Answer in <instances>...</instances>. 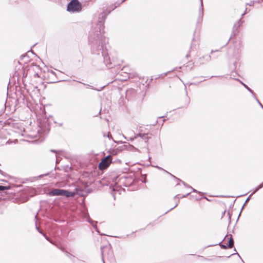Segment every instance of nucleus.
I'll use <instances>...</instances> for the list:
<instances>
[{"label":"nucleus","mask_w":263,"mask_h":263,"mask_svg":"<svg viewBox=\"0 0 263 263\" xmlns=\"http://www.w3.org/2000/svg\"><path fill=\"white\" fill-rule=\"evenodd\" d=\"M84 216H85L86 217H87V213H84Z\"/></svg>","instance_id":"nucleus-15"},{"label":"nucleus","mask_w":263,"mask_h":263,"mask_svg":"<svg viewBox=\"0 0 263 263\" xmlns=\"http://www.w3.org/2000/svg\"><path fill=\"white\" fill-rule=\"evenodd\" d=\"M240 83L243 85V86L247 88L251 93H252V94L253 93V91L247 85H246L245 84H244L243 82L240 81Z\"/></svg>","instance_id":"nucleus-8"},{"label":"nucleus","mask_w":263,"mask_h":263,"mask_svg":"<svg viewBox=\"0 0 263 263\" xmlns=\"http://www.w3.org/2000/svg\"><path fill=\"white\" fill-rule=\"evenodd\" d=\"M262 187H263V182L258 185V186L255 190V191L252 193L251 195H252L254 193H255V192H256L258 190L262 188Z\"/></svg>","instance_id":"nucleus-9"},{"label":"nucleus","mask_w":263,"mask_h":263,"mask_svg":"<svg viewBox=\"0 0 263 263\" xmlns=\"http://www.w3.org/2000/svg\"><path fill=\"white\" fill-rule=\"evenodd\" d=\"M193 192H196V191L195 189H193Z\"/></svg>","instance_id":"nucleus-20"},{"label":"nucleus","mask_w":263,"mask_h":263,"mask_svg":"<svg viewBox=\"0 0 263 263\" xmlns=\"http://www.w3.org/2000/svg\"><path fill=\"white\" fill-rule=\"evenodd\" d=\"M103 262L105 263L104 261H103Z\"/></svg>","instance_id":"nucleus-24"},{"label":"nucleus","mask_w":263,"mask_h":263,"mask_svg":"<svg viewBox=\"0 0 263 263\" xmlns=\"http://www.w3.org/2000/svg\"><path fill=\"white\" fill-rule=\"evenodd\" d=\"M109 133H108V137L109 138Z\"/></svg>","instance_id":"nucleus-23"},{"label":"nucleus","mask_w":263,"mask_h":263,"mask_svg":"<svg viewBox=\"0 0 263 263\" xmlns=\"http://www.w3.org/2000/svg\"><path fill=\"white\" fill-rule=\"evenodd\" d=\"M233 246H234V240H233V238L231 237L229 238L228 247L229 248H231L233 247Z\"/></svg>","instance_id":"nucleus-5"},{"label":"nucleus","mask_w":263,"mask_h":263,"mask_svg":"<svg viewBox=\"0 0 263 263\" xmlns=\"http://www.w3.org/2000/svg\"><path fill=\"white\" fill-rule=\"evenodd\" d=\"M203 15V8L202 2H201V8L199 10V17H202Z\"/></svg>","instance_id":"nucleus-6"},{"label":"nucleus","mask_w":263,"mask_h":263,"mask_svg":"<svg viewBox=\"0 0 263 263\" xmlns=\"http://www.w3.org/2000/svg\"><path fill=\"white\" fill-rule=\"evenodd\" d=\"M46 239L48 240H49L48 238L47 237H45Z\"/></svg>","instance_id":"nucleus-19"},{"label":"nucleus","mask_w":263,"mask_h":263,"mask_svg":"<svg viewBox=\"0 0 263 263\" xmlns=\"http://www.w3.org/2000/svg\"><path fill=\"white\" fill-rule=\"evenodd\" d=\"M81 9V4L78 0H72L67 8V10L70 12H79Z\"/></svg>","instance_id":"nucleus-2"},{"label":"nucleus","mask_w":263,"mask_h":263,"mask_svg":"<svg viewBox=\"0 0 263 263\" xmlns=\"http://www.w3.org/2000/svg\"><path fill=\"white\" fill-rule=\"evenodd\" d=\"M47 174H45V175H41L40 177H43L44 176H46Z\"/></svg>","instance_id":"nucleus-16"},{"label":"nucleus","mask_w":263,"mask_h":263,"mask_svg":"<svg viewBox=\"0 0 263 263\" xmlns=\"http://www.w3.org/2000/svg\"><path fill=\"white\" fill-rule=\"evenodd\" d=\"M36 230L39 231V232L41 234H42L44 236H45V235L42 233V232L39 229V227H37V226H36Z\"/></svg>","instance_id":"nucleus-10"},{"label":"nucleus","mask_w":263,"mask_h":263,"mask_svg":"<svg viewBox=\"0 0 263 263\" xmlns=\"http://www.w3.org/2000/svg\"><path fill=\"white\" fill-rule=\"evenodd\" d=\"M51 152H54L55 151L54 150H51Z\"/></svg>","instance_id":"nucleus-22"},{"label":"nucleus","mask_w":263,"mask_h":263,"mask_svg":"<svg viewBox=\"0 0 263 263\" xmlns=\"http://www.w3.org/2000/svg\"><path fill=\"white\" fill-rule=\"evenodd\" d=\"M253 2H251V3H250V4H247V5H249L250 6H251V5H253Z\"/></svg>","instance_id":"nucleus-14"},{"label":"nucleus","mask_w":263,"mask_h":263,"mask_svg":"<svg viewBox=\"0 0 263 263\" xmlns=\"http://www.w3.org/2000/svg\"><path fill=\"white\" fill-rule=\"evenodd\" d=\"M50 196H63L66 197H73L75 195V192H69L60 189H54L49 192Z\"/></svg>","instance_id":"nucleus-1"},{"label":"nucleus","mask_w":263,"mask_h":263,"mask_svg":"<svg viewBox=\"0 0 263 263\" xmlns=\"http://www.w3.org/2000/svg\"><path fill=\"white\" fill-rule=\"evenodd\" d=\"M10 189L9 186L0 185V191L7 190Z\"/></svg>","instance_id":"nucleus-7"},{"label":"nucleus","mask_w":263,"mask_h":263,"mask_svg":"<svg viewBox=\"0 0 263 263\" xmlns=\"http://www.w3.org/2000/svg\"><path fill=\"white\" fill-rule=\"evenodd\" d=\"M112 161V157L110 155H108L101 160V162L99 164V168L100 170L106 169L111 163Z\"/></svg>","instance_id":"nucleus-3"},{"label":"nucleus","mask_w":263,"mask_h":263,"mask_svg":"<svg viewBox=\"0 0 263 263\" xmlns=\"http://www.w3.org/2000/svg\"><path fill=\"white\" fill-rule=\"evenodd\" d=\"M221 247L223 248V249H227L228 247L227 246H226V245H221Z\"/></svg>","instance_id":"nucleus-12"},{"label":"nucleus","mask_w":263,"mask_h":263,"mask_svg":"<svg viewBox=\"0 0 263 263\" xmlns=\"http://www.w3.org/2000/svg\"><path fill=\"white\" fill-rule=\"evenodd\" d=\"M255 99L256 100L257 102H258V103L259 104V105L262 107L263 108V106L260 103V102L258 101V100L256 98H255Z\"/></svg>","instance_id":"nucleus-11"},{"label":"nucleus","mask_w":263,"mask_h":263,"mask_svg":"<svg viewBox=\"0 0 263 263\" xmlns=\"http://www.w3.org/2000/svg\"><path fill=\"white\" fill-rule=\"evenodd\" d=\"M92 226L95 228L96 229H97L96 225L94 224L93 223H92Z\"/></svg>","instance_id":"nucleus-13"},{"label":"nucleus","mask_w":263,"mask_h":263,"mask_svg":"<svg viewBox=\"0 0 263 263\" xmlns=\"http://www.w3.org/2000/svg\"><path fill=\"white\" fill-rule=\"evenodd\" d=\"M249 200V198H248L246 200V202H247Z\"/></svg>","instance_id":"nucleus-18"},{"label":"nucleus","mask_w":263,"mask_h":263,"mask_svg":"<svg viewBox=\"0 0 263 263\" xmlns=\"http://www.w3.org/2000/svg\"><path fill=\"white\" fill-rule=\"evenodd\" d=\"M87 219H88V220L89 221V219H90V218H89V217H88V218H87Z\"/></svg>","instance_id":"nucleus-21"},{"label":"nucleus","mask_w":263,"mask_h":263,"mask_svg":"<svg viewBox=\"0 0 263 263\" xmlns=\"http://www.w3.org/2000/svg\"><path fill=\"white\" fill-rule=\"evenodd\" d=\"M188 194H187L186 195L183 196V197H185L186 196H187V195H188Z\"/></svg>","instance_id":"nucleus-17"},{"label":"nucleus","mask_w":263,"mask_h":263,"mask_svg":"<svg viewBox=\"0 0 263 263\" xmlns=\"http://www.w3.org/2000/svg\"><path fill=\"white\" fill-rule=\"evenodd\" d=\"M138 137H139L144 140H148V139L147 134H144V133H139L135 136V138H136ZM147 141V140L145 141V143H146Z\"/></svg>","instance_id":"nucleus-4"}]
</instances>
